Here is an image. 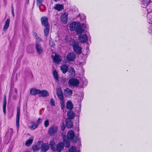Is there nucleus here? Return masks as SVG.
Listing matches in <instances>:
<instances>
[{
  "instance_id": "nucleus-1",
  "label": "nucleus",
  "mask_w": 152,
  "mask_h": 152,
  "mask_svg": "<svg viewBox=\"0 0 152 152\" xmlns=\"http://www.w3.org/2000/svg\"><path fill=\"white\" fill-rule=\"evenodd\" d=\"M69 28L71 31H75L77 34H79L78 39L80 42L84 43L88 41V38L86 34H82L83 32L86 28L84 24L73 22L70 24Z\"/></svg>"
},
{
  "instance_id": "nucleus-2",
  "label": "nucleus",
  "mask_w": 152,
  "mask_h": 152,
  "mask_svg": "<svg viewBox=\"0 0 152 152\" xmlns=\"http://www.w3.org/2000/svg\"><path fill=\"white\" fill-rule=\"evenodd\" d=\"M79 81L78 80L75 78H72L68 81V84L69 86L75 87L78 86Z\"/></svg>"
},
{
  "instance_id": "nucleus-3",
  "label": "nucleus",
  "mask_w": 152,
  "mask_h": 152,
  "mask_svg": "<svg viewBox=\"0 0 152 152\" xmlns=\"http://www.w3.org/2000/svg\"><path fill=\"white\" fill-rule=\"evenodd\" d=\"M75 134L74 132L72 130H70L67 133V137L69 139L71 140L74 142H76L77 141V138L75 137Z\"/></svg>"
},
{
  "instance_id": "nucleus-4",
  "label": "nucleus",
  "mask_w": 152,
  "mask_h": 152,
  "mask_svg": "<svg viewBox=\"0 0 152 152\" xmlns=\"http://www.w3.org/2000/svg\"><path fill=\"white\" fill-rule=\"evenodd\" d=\"M58 129V127L55 125H53L51 126L48 131L49 134L52 136L55 134L57 132Z\"/></svg>"
},
{
  "instance_id": "nucleus-5",
  "label": "nucleus",
  "mask_w": 152,
  "mask_h": 152,
  "mask_svg": "<svg viewBox=\"0 0 152 152\" xmlns=\"http://www.w3.org/2000/svg\"><path fill=\"white\" fill-rule=\"evenodd\" d=\"M66 58L68 61H73L76 58V55L73 52L69 53L67 54Z\"/></svg>"
},
{
  "instance_id": "nucleus-6",
  "label": "nucleus",
  "mask_w": 152,
  "mask_h": 152,
  "mask_svg": "<svg viewBox=\"0 0 152 152\" xmlns=\"http://www.w3.org/2000/svg\"><path fill=\"white\" fill-rule=\"evenodd\" d=\"M56 93L59 99L60 100H63L64 96L61 88L58 87L56 88Z\"/></svg>"
},
{
  "instance_id": "nucleus-7",
  "label": "nucleus",
  "mask_w": 152,
  "mask_h": 152,
  "mask_svg": "<svg viewBox=\"0 0 152 152\" xmlns=\"http://www.w3.org/2000/svg\"><path fill=\"white\" fill-rule=\"evenodd\" d=\"M41 20L42 26L45 27L49 26L48 18L46 17L43 16L42 17L41 19Z\"/></svg>"
},
{
  "instance_id": "nucleus-8",
  "label": "nucleus",
  "mask_w": 152,
  "mask_h": 152,
  "mask_svg": "<svg viewBox=\"0 0 152 152\" xmlns=\"http://www.w3.org/2000/svg\"><path fill=\"white\" fill-rule=\"evenodd\" d=\"M52 57L54 62L57 64H59L61 61V58L58 54H55V56H52Z\"/></svg>"
},
{
  "instance_id": "nucleus-9",
  "label": "nucleus",
  "mask_w": 152,
  "mask_h": 152,
  "mask_svg": "<svg viewBox=\"0 0 152 152\" xmlns=\"http://www.w3.org/2000/svg\"><path fill=\"white\" fill-rule=\"evenodd\" d=\"M35 48L38 54H40L43 52V48L39 43H36L35 45Z\"/></svg>"
},
{
  "instance_id": "nucleus-10",
  "label": "nucleus",
  "mask_w": 152,
  "mask_h": 152,
  "mask_svg": "<svg viewBox=\"0 0 152 152\" xmlns=\"http://www.w3.org/2000/svg\"><path fill=\"white\" fill-rule=\"evenodd\" d=\"M74 51L77 54H80L82 52L81 47L77 44L75 45L73 47Z\"/></svg>"
},
{
  "instance_id": "nucleus-11",
  "label": "nucleus",
  "mask_w": 152,
  "mask_h": 152,
  "mask_svg": "<svg viewBox=\"0 0 152 152\" xmlns=\"http://www.w3.org/2000/svg\"><path fill=\"white\" fill-rule=\"evenodd\" d=\"M20 116V109L19 107H18L17 108V113L16 118V125L18 130V129L19 128V122Z\"/></svg>"
},
{
  "instance_id": "nucleus-12",
  "label": "nucleus",
  "mask_w": 152,
  "mask_h": 152,
  "mask_svg": "<svg viewBox=\"0 0 152 152\" xmlns=\"http://www.w3.org/2000/svg\"><path fill=\"white\" fill-rule=\"evenodd\" d=\"M63 144L65 145V146L67 148H69L70 145V142L69 139L68 138H67V137L66 135L64 136L63 137Z\"/></svg>"
},
{
  "instance_id": "nucleus-13",
  "label": "nucleus",
  "mask_w": 152,
  "mask_h": 152,
  "mask_svg": "<svg viewBox=\"0 0 152 152\" xmlns=\"http://www.w3.org/2000/svg\"><path fill=\"white\" fill-rule=\"evenodd\" d=\"M64 95L66 97H69L72 95V91L69 88H67L64 91Z\"/></svg>"
},
{
  "instance_id": "nucleus-14",
  "label": "nucleus",
  "mask_w": 152,
  "mask_h": 152,
  "mask_svg": "<svg viewBox=\"0 0 152 152\" xmlns=\"http://www.w3.org/2000/svg\"><path fill=\"white\" fill-rule=\"evenodd\" d=\"M39 89L33 88H31L30 90V94L31 95L34 96L37 94H39Z\"/></svg>"
},
{
  "instance_id": "nucleus-15",
  "label": "nucleus",
  "mask_w": 152,
  "mask_h": 152,
  "mask_svg": "<svg viewBox=\"0 0 152 152\" xmlns=\"http://www.w3.org/2000/svg\"><path fill=\"white\" fill-rule=\"evenodd\" d=\"M64 144L63 142H59L56 145V150L57 151L60 152L64 148Z\"/></svg>"
},
{
  "instance_id": "nucleus-16",
  "label": "nucleus",
  "mask_w": 152,
  "mask_h": 152,
  "mask_svg": "<svg viewBox=\"0 0 152 152\" xmlns=\"http://www.w3.org/2000/svg\"><path fill=\"white\" fill-rule=\"evenodd\" d=\"M41 150L43 152H46L49 149V145L47 143H43L41 145Z\"/></svg>"
},
{
  "instance_id": "nucleus-17",
  "label": "nucleus",
  "mask_w": 152,
  "mask_h": 152,
  "mask_svg": "<svg viewBox=\"0 0 152 152\" xmlns=\"http://www.w3.org/2000/svg\"><path fill=\"white\" fill-rule=\"evenodd\" d=\"M49 95V93L46 90H43L41 91L40 90L39 94V97H45Z\"/></svg>"
},
{
  "instance_id": "nucleus-18",
  "label": "nucleus",
  "mask_w": 152,
  "mask_h": 152,
  "mask_svg": "<svg viewBox=\"0 0 152 152\" xmlns=\"http://www.w3.org/2000/svg\"><path fill=\"white\" fill-rule=\"evenodd\" d=\"M67 119L72 120L74 118L75 114L72 111H69L67 113Z\"/></svg>"
},
{
  "instance_id": "nucleus-19",
  "label": "nucleus",
  "mask_w": 152,
  "mask_h": 152,
  "mask_svg": "<svg viewBox=\"0 0 152 152\" xmlns=\"http://www.w3.org/2000/svg\"><path fill=\"white\" fill-rule=\"evenodd\" d=\"M54 8L58 11H60L64 9V5L63 4H56L55 5Z\"/></svg>"
},
{
  "instance_id": "nucleus-20",
  "label": "nucleus",
  "mask_w": 152,
  "mask_h": 152,
  "mask_svg": "<svg viewBox=\"0 0 152 152\" xmlns=\"http://www.w3.org/2000/svg\"><path fill=\"white\" fill-rule=\"evenodd\" d=\"M61 20L62 23H66L67 20V14L65 13L63 14L61 16Z\"/></svg>"
},
{
  "instance_id": "nucleus-21",
  "label": "nucleus",
  "mask_w": 152,
  "mask_h": 152,
  "mask_svg": "<svg viewBox=\"0 0 152 152\" xmlns=\"http://www.w3.org/2000/svg\"><path fill=\"white\" fill-rule=\"evenodd\" d=\"M60 69L64 74L66 73L68 71V66L66 64L62 65Z\"/></svg>"
},
{
  "instance_id": "nucleus-22",
  "label": "nucleus",
  "mask_w": 152,
  "mask_h": 152,
  "mask_svg": "<svg viewBox=\"0 0 152 152\" xmlns=\"http://www.w3.org/2000/svg\"><path fill=\"white\" fill-rule=\"evenodd\" d=\"M73 122L71 120L66 119V126L68 128H71L73 126Z\"/></svg>"
},
{
  "instance_id": "nucleus-23",
  "label": "nucleus",
  "mask_w": 152,
  "mask_h": 152,
  "mask_svg": "<svg viewBox=\"0 0 152 152\" xmlns=\"http://www.w3.org/2000/svg\"><path fill=\"white\" fill-rule=\"evenodd\" d=\"M7 104V99L5 96H4L3 102V109L4 113V114L6 113V107Z\"/></svg>"
},
{
  "instance_id": "nucleus-24",
  "label": "nucleus",
  "mask_w": 152,
  "mask_h": 152,
  "mask_svg": "<svg viewBox=\"0 0 152 152\" xmlns=\"http://www.w3.org/2000/svg\"><path fill=\"white\" fill-rule=\"evenodd\" d=\"M10 22V20L9 19L7 18L5 22V24L3 27V30L4 31H5L7 30L9 27Z\"/></svg>"
},
{
  "instance_id": "nucleus-25",
  "label": "nucleus",
  "mask_w": 152,
  "mask_h": 152,
  "mask_svg": "<svg viewBox=\"0 0 152 152\" xmlns=\"http://www.w3.org/2000/svg\"><path fill=\"white\" fill-rule=\"evenodd\" d=\"M150 1V0H144L142 1L141 3V6L142 7L145 8Z\"/></svg>"
},
{
  "instance_id": "nucleus-26",
  "label": "nucleus",
  "mask_w": 152,
  "mask_h": 152,
  "mask_svg": "<svg viewBox=\"0 0 152 152\" xmlns=\"http://www.w3.org/2000/svg\"><path fill=\"white\" fill-rule=\"evenodd\" d=\"M53 75L54 79L56 83H58L59 82L58 73L56 71L54 70L53 72Z\"/></svg>"
},
{
  "instance_id": "nucleus-27",
  "label": "nucleus",
  "mask_w": 152,
  "mask_h": 152,
  "mask_svg": "<svg viewBox=\"0 0 152 152\" xmlns=\"http://www.w3.org/2000/svg\"><path fill=\"white\" fill-rule=\"evenodd\" d=\"M73 107V104L70 101H68L66 103V108L68 110H72Z\"/></svg>"
},
{
  "instance_id": "nucleus-28",
  "label": "nucleus",
  "mask_w": 152,
  "mask_h": 152,
  "mask_svg": "<svg viewBox=\"0 0 152 152\" xmlns=\"http://www.w3.org/2000/svg\"><path fill=\"white\" fill-rule=\"evenodd\" d=\"M147 17L149 23H152V12L148 13Z\"/></svg>"
},
{
  "instance_id": "nucleus-29",
  "label": "nucleus",
  "mask_w": 152,
  "mask_h": 152,
  "mask_svg": "<svg viewBox=\"0 0 152 152\" xmlns=\"http://www.w3.org/2000/svg\"><path fill=\"white\" fill-rule=\"evenodd\" d=\"M50 30V26H45L44 29V35L47 36L48 35Z\"/></svg>"
},
{
  "instance_id": "nucleus-30",
  "label": "nucleus",
  "mask_w": 152,
  "mask_h": 152,
  "mask_svg": "<svg viewBox=\"0 0 152 152\" xmlns=\"http://www.w3.org/2000/svg\"><path fill=\"white\" fill-rule=\"evenodd\" d=\"M69 72L70 73L69 74V76H71V77H73L75 75V72L74 68L71 67L70 68L69 71Z\"/></svg>"
},
{
  "instance_id": "nucleus-31",
  "label": "nucleus",
  "mask_w": 152,
  "mask_h": 152,
  "mask_svg": "<svg viewBox=\"0 0 152 152\" xmlns=\"http://www.w3.org/2000/svg\"><path fill=\"white\" fill-rule=\"evenodd\" d=\"M27 51L29 53H33L34 52L33 49L31 45H28L27 47Z\"/></svg>"
},
{
  "instance_id": "nucleus-32",
  "label": "nucleus",
  "mask_w": 152,
  "mask_h": 152,
  "mask_svg": "<svg viewBox=\"0 0 152 152\" xmlns=\"http://www.w3.org/2000/svg\"><path fill=\"white\" fill-rule=\"evenodd\" d=\"M33 141V139H29L27 140L25 144L27 146H30L32 143Z\"/></svg>"
},
{
  "instance_id": "nucleus-33",
  "label": "nucleus",
  "mask_w": 152,
  "mask_h": 152,
  "mask_svg": "<svg viewBox=\"0 0 152 152\" xmlns=\"http://www.w3.org/2000/svg\"><path fill=\"white\" fill-rule=\"evenodd\" d=\"M39 125L38 124L35 123L32 124L31 126H29V128L31 130H33L36 128Z\"/></svg>"
},
{
  "instance_id": "nucleus-34",
  "label": "nucleus",
  "mask_w": 152,
  "mask_h": 152,
  "mask_svg": "<svg viewBox=\"0 0 152 152\" xmlns=\"http://www.w3.org/2000/svg\"><path fill=\"white\" fill-rule=\"evenodd\" d=\"M76 149L75 147L72 146L69 149V152H76ZM77 152H80L79 151H77Z\"/></svg>"
},
{
  "instance_id": "nucleus-35",
  "label": "nucleus",
  "mask_w": 152,
  "mask_h": 152,
  "mask_svg": "<svg viewBox=\"0 0 152 152\" xmlns=\"http://www.w3.org/2000/svg\"><path fill=\"white\" fill-rule=\"evenodd\" d=\"M55 144V143L53 141H51L50 142L49 145L51 147L53 151L55 150V147H54Z\"/></svg>"
},
{
  "instance_id": "nucleus-36",
  "label": "nucleus",
  "mask_w": 152,
  "mask_h": 152,
  "mask_svg": "<svg viewBox=\"0 0 152 152\" xmlns=\"http://www.w3.org/2000/svg\"><path fill=\"white\" fill-rule=\"evenodd\" d=\"M77 44V42L75 40L71 39L70 41V45H71L73 47V46H74L75 45H76Z\"/></svg>"
},
{
  "instance_id": "nucleus-37",
  "label": "nucleus",
  "mask_w": 152,
  "mask_h": 152,
  "mask_svg": "<svg viewBox=\"0 0 152 152\" xmlns=\"http://www.w3.org/2000/svg\"><path fill=\"white\" fill-rule=\"evenodd\" d=\"M43 1V0H37V5L39 6V8H40L41 6L42 5Z\"/></svg>"
},
{
  "instance_id": "nucleus-38",
  "label": "nucleus",
  "mask_w": 152,
  "mask_h": 152,
  "mask_svg": "<svg viewBox=\"0 0 152 152\" xmlns=\"http://www.w3.org/2000/svg\"><path fill=\"white\" fill-rule=\"evenodd\" d=\"M60 104L61 105V108L62 110H63L65 107V104L64 101L63 100H60Z\"/></svg>"
},
{
  "instance_id": "nucleus-39",
  "label": "nucleus",
  "mask_w": 152,
  "mask_h": 152,
  "mask_svg": "<svg viewBox=\"0 0 152 152\" xmlns=\"http://www.w3.org/2000/svg\"><path fill=\"white\" fill-rule=\"evenodd\" d=\"M32 148L34 151H37L39 149L37 145H34L32 147Z\"/></svg>"
},
{
  "instance_id": "nucleus-40",
  "label": "nucleus",
  "mask_w": 152,
  "mask_h": 152,
  "mask_svg": "<svg viewBox=\"0 0 152 152\" xmlns=\"http://www.w3.org/2000/svg\"><path fill=\"white\" fill-rule=\"evenodd\" d=\"M49 123L48 120H46L44 122V125L45 127H47L49 125Z\"/></svg>"
},
{
  "instance_id": "nucleus-41",
  "label": "nucleus",
  "mask_w": 152,
  "mask_h": 152,
  "mask_svg": "<svg viewBox=\"0 0 152 152\" xmlns=\"http://www.w3.org/2000/svg\"><path fill=\"white\" fill-rule=\"evenodd\" d=\"M50 105L53 106H55V103L54 102L53 99L52 98L50 99Z\"/></svg>"
},
{
  "instance_id": "nucleus-42",
  "label": "nucleus",
  "mask_w": 152,
  "mask_h": 152,
  "mask_svg": "<svg viewBox=\"0 0 152 152\" xmlns=\"http://www.w3.org/2000/svg\"><path fill=\"white\" fill-rule=\"evenodd\" d=\"M80 18L81 19H82V20H84V21H86V16L84 15V14H82V15H81V16H80Z\"/></svg>"
},
{
  "instance_id": "nucleus-43",
  "label": "nucleus",
  "mask_w": 152,
  "mask_h": 152,
  "mask_svg": "<svg viewBox=\"0 0 152 152\" xmlns=\"http://www.w3.org/2000/svg\"><path fill=\"white\" fill-rule=\"evenodd\" d=\"M42 121V119L41 118H39L38 119V120L37 121V122L36 123L38 124H39V123H40Z\"/></svg>"
},
{
  "instance_id": "nucleus-44",
  "label": "nucleus",
  "mask_w": 152,
  "mask_h": 152,
  "mask_svg": "<svg viewBox=\"0 0 152 152\" xmlns=\"http://www.w3.org/2000/svg\"><path fill=\"white\" fill-rule=\"evenodd\" d=\"M52 44H51V42H50V44L51 46L53 47H54L55 45V43L53 42H52Z\"/></svg>"
},
{
  "instance_id": "nucleus-45",
  "label": "nucleus",
  "mask_w": 152,
  "mask_h": 152,
  "mask_svg": "<svg viewBox=\"0 0 152 152\" xmlns=\"http://www.w3.org/2000/svg\"><path fill=\"white\" fill-rule=\"evenodd\" d=\"M35 39L38 41H40V39L37 36L35 37Z\"/></svg>"
},
{
  "instance_id": "nucleus-46",
  "label": "nucleus",
  "mask_w": 152,
  "mask_h": 152,
  "mask_svg": "<svg viewBox=\"0 0 152 152\" xmlns=\"http://www.w3.org/2000/svg\"><path fill=\"white\" fill-rule=\"evenodd\" d=\"M150 29H151V27H149V32L152 34V30H151V31L150 30Z\"/></svg>"
},
{
  "instance_id": "nucleus-47",
  "label": "nucleus",
  "mask_w": 152,
  "mask_h": 152,
  "mask_svg": "<svg viewBox=\"0 0 152 152\" xmlns=\"http://www.w3.org/2000/svg\"><path fill=\"white\" fill-rule=\"evenodd\" d=\"M12 15L13 16V17H14L15 16V14H14V11H12Z\"/></svg>"
},
{
  "instance_id": "nucleus-48",
  "label": "nucleus",
  "mask_w": 152,
  "mask_h": 152,
  "mask_svg": "<svg viewBox=\"0 0 152 152\" xmlns=\"http://www.w3.org/2000/svg\"><path fill=\"white\" fill-rule=\"evenodd\" d=\"M14 92H15V93H16V94H17V90L16 89H15H15H14Z\"/></svg>"
},
{
  "instance_id": "nucleus-49",
  "label": "nucleus",
  "mask_w": 152,
  "mask_h": 152,
  "mask_svg": "<svg viewBox=\"0 0 152 152\" xmlns=\"http://www.w3.org/2000/svg\"><path fill=\"white\" fill-rule=\"evenodd\" d=\"M14 11V9H13V5H12V11Z\"/></svg>"
},
{
  "instance_id": "nucleus-50",
  "label": "nucleus",
  "mask_w": 152,
  "mask_h": 152,
  "mask_svg": "<svg viewBox=\"0 0 152 152\" xmlns=\"http://www.w3.org/2000/svg\"><path fill=\"white\" fill-rule=\"evenodd\" d=\"M60 0H53V1H55V2H57L58 1H60Z\"/></svg>"
},
{
  "instance_id": "nucleus-51",
  "label": "nucleus",
  "mask_w": 152,
  "mask_h": 152,
  "mask_svg": "<svg viewBox=\"0 0 152 152\" xmlns=\"http://www.w3.org/2000/svg\"><path fill=\"white\" fill-rule=\"evenodd\" d=\"M16 96H13V98L14 99H15L16 98Z\"/></svg>"
},
{
  "instance_id": "nucleus-52",
  "label": "nucleus",
  "mask_w": 152,
  "mask_h": 152,
  "mask_svg": "<svg viewBox=\"0 0 152 152\" xmlns=\"http://www.w3.org/2000/svg\"><path fill=\"white\" fill-rule=\"evenodd\" d=\"M64 128H62L61 129V130L62 131H64Z\"/></svg>"
},
{
  "instance_id": "nucleus-53",
  "label": "nucleus",
  "mask_w": 152,
  "mask_h": 152,
  "mask_svg": "<svg viewBox=\"0 0 152 152\" xmlns=\"http://www.w3.org/2000/svg\"><path fill=\"white\" fill-rule=\"evenodd\" d=\"M34 35H35V37H36V36H37V34L36 33H34Z\"/></svg>"
}]
</instances>
